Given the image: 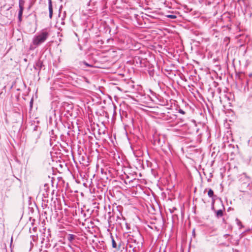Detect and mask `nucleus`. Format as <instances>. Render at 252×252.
<instances>
[{
    "label": "nucleus",
    "mask_w": 252,
    "mask_h": 252,
    "mask_svg": "<svg viewBox=\"0 0 252 252\" xmlns=\"http://www.w3.org/2000/svg\"><path fill=\"white\" fill-rule=\"evenodd\" d=\"M119 211V215H117L116 216V221L118 222L119 223H121L122 220H125V218L123 216L122 213Z\"/></svg>",
    "instance_id": "6ab92c4d"
},
{
    "label": "nucleus",
    "mask_w": 252,
    "mask_h": 252,
    "mask_svg": "<svg viewBox=\"0 0 252 252\" xmlns=\"http://www.w3.org/2000/svg\"><path fill=\"white\" fill-rule=\"evenodd\" d=\"M48 7L49 11V17L51 19L53 15V7L51 0H48Z\"/></svg>",
    "instance_id": "dca6fc26"
},
{
    "label": "nucleus",
    "mask_w": 252,
    "mask_h": 252,
    "mask_svg": "<svg viewBox=\"0 0 252 252\" xmlns=\"http://www.w3.org/2000/svg\"><path fill=\"white\" fill-rule=\"evenodd\" d=\"M214 203V202L213 201L212 202V210H213L216 213V217L219 218L220 217H222L223 216V210L222 209H220L219 210L216 211L214 209V205H213Z\"/></svg>",
    "instance_id": "9d476101"
},
{
    "label": "nucleus",
    "mask_w": 252,
    "mask_h": 252,
    "mask_svg": "<svg viewBox=\"0 0 252 252\" xmlns=\"http://www.w3.org/2000/svg\"><path fill=\"white\" fill-rule=\"evenodd\" d=\"M49 241V240L48 238V237H47V238L45 239V238H43L42 239V243H44V242H48Z\"/></svg>",
    "instance_id": "393cba45"
},
{
    "label": "nucleus",
    "mask_w": 252,
    "mask_h": 252,
    "mask_svg": "<svg viewBox=\"0 0 252 252\" xmlns=\"http://www.w3.org/2000/svg\"><path fill=\"white\" fill-rule=\"evenodd\" d=\"M65 12H64L63 15V17H62V20H63V19L65 18Z\"/></svg>",
    "instance_id": "473e14b6"
},
{
    "label": "nucleus",
    "mask_w": 252,
    "mask_h": 252,
    "mask_svg": "<svg viewBox=\"0 0 252 252\" xmlns=\"http://www.w3.org/2000/svg\"><path fill=\"white\" fill-rule=\"evenodd\" d=\"M208 195L210 197L213 198L214 196V191L212 189H209L208 191Z\"/></svg>",
    "instance_id": "aec40b11"
},
{
    "label": "nucleus",
    "mask_w": 252,
    "mask_h": 252,
    "mask_svg": "<svg viewBox=\"0 0 252 252\" xmlns=\"http://www.w3.org/2000/svg\"><path fill=\"white\" fill-rule=\"evenodd\" d=\"M70 78H71V79H73V77H72V76H71Z\"/></svg>",
    "instance_id": "58836bf2"
},
{
    "label": "nucleus",
    "mask_w": 252,
    "mask_h": 252,
    "mask_svg": "<svg viewBox=\"0 0 252 252\" xmlns=\"http://www.w3.org/2000/svg\"><path fill=\"white\" fill-rule=\"evenodd\" d=\"M34 66L36 69H41L42 66V62L40 60L37 61L34 65Z\"/></svg>",
    "instance_id": "a211bd4d"
},
{
    "label": "nucleus",
    "mask_w": 252,
    "mask_h": 252,
    "mask_svg": "<svg viewBox=\"0 0 252 252\" xmlns=\"http://www.w3.org/2000/svg\"><path fill=\"white\" fill-rule=\"evenodd\" d=\"M39 194H41L42 196V203L41 206L43 209H45L46 208H49L48 207V203H49V193H40Z\"/></svg>",
    "instance_id": "0eeeda50"
},
{
    "label": "nucleus",
    "mask_w": 252,
    "mask_h": 252,
    "mask_svg": "<svg viewBox=\"0 0 252 252\" xmlns=\"http://www.w3.org/2000/svg\"><path fill=\"white\" fill-rule=\"evenodd\" d=\"M222 205H223L222 204ZM222 207H223V209H224V206H222Z\"/></svg>",
    "instance_id": "a19ab883"
},
{
    "label": "nucleus",
    "mask_w": 252,
    "mask_h": 252,
    "mask_svg": "<svg viewBox=\"0 0 252 252\" xmlns=\"http://www.w3.org/2000/svg\"><path fill=\"white\" fill-rule=\"evenodd\" d=\"M115 218V216H109V218H108V222L109 224V225H110V223L112 221V219H114Z\"/></svg>",
    "instance_id": "b1692460"
},
{
    "label": "nucleus",
    "mask_w": 252,
    "mask_h": 252,
    "mask_svg": "<svg viewBox=\"0 0 252 252\" xmlns=\"http://www.w3.org/2000/svg\"><path fill=\"white\" fill-rule=\"evenodd\" d=\"M224 98L228 101H230L229 96L227 94L224 95Z\"/></svg>",
    "instance_id": "c85d7f7f"
},
{
    "label": "nucleus",
    "mask_w": 252,
    "mask_h": 252,
    "mask_svg": "<svg viewBox=\"0 0 252 252\" xmlns=\"http://www.w3.org/2000/svg\"><path fill=\"white\" fill-rule=\"evenodd\" d=\"M111 239L112 241V247L115 249H119L120 248V246H118L116 240L114 239V238L112 235H111Z\"/></svg>",
    "instance_id": "f3484780"
},
{
    "label": "nucleus",
    "mask_w": 252,
    "mask_h": 252,
    "mask_svg": "<svg viewBox=\"0 0 252 252\" xmlns=\"http://www.w3.org/2000/svg\"><path fill=\"white\" fill-rule=\"evenodd\" d=\"M134 92H137L140 94L142 95V87L140 85L135 84Z\"/></svg>",
    "instance_id": "ddd939ff"
},
{
    "label": "nucleus",
    "mask_w": 252,
    "mask_h": 252,
    "mask_svg": "<svg viewBox=\"0 0 252 252\" xmlns=\"http://www.w3.org/2000/svg\"><path fill=\"white\" fill-rule=\"evenodd\" d=\"M50 189L49 185L48 184H45L44 186L41 188L40 193H50Z\"/></svg>",
    "instance_id": "1a4fd4ad"
},
{
    "label": "nucleus",
    "mask_w": 252,
    "mask_h": 252,
    "mask_svg": "<svg viewBox=\"0 0 252 252\" xmlns=\"http://www.w3.org/2000/svg\"><path fill=\"white\" fill-rule=\"evenodd\" d=\"M33 101V98H32L30 102V106L31 109H32V108Z\"/></svg>",
    "instance_id": "a878e982"
},
{
    "label": "nucleus",
    "mask_w": 252,
    "mask_h": 252,
    "mask_svg": "<svg viewBox=\"0 0 252 252\" xmlns=\"http://www.w3.org/2000/svg\"><path fill=\"white\" fill-rule=\"evenodd\" d=\"M249 76H250V77H252V74H250L249 75Z\"/></svg>",
    "instance_id": "e433bc0d"
},
{
    "label": "nucleus",
    "mask_w": 252,
    "mask_h": 252,
    "mask_svg": "<svg viewBox=\"0 0 252 252\" xmlns=\"http://www.w3.org/2000/svg\"><path fill=\"white\" fill-rule=\"evenodd\" d=\"M22 16H18V21L19 22H21L22 21Z\"/></svg>",
    "instance_id": "2f4dec72"
},
{
    "label": "nucleus",
    "mask_w": 252,
    "mask_h": 252,
    "mask_svg": "<svg viewBox=\"0 0 252 252\" xmlns=\"http://www.w3.org/2000/svg\"><path fill=\"white\" fill-rule=\"evenodd\" d=\"M148 73H149L150 77H154L155 72H154L153 69H152V70H148Z\"/></svg>",
    "instance_id": "4be33fe9"
},
{
    "label": "nucleus",
    "mask_w": 252,
    "mask_h": 252,
    "mask_svg": "<svg viewBox=\"0 0 252 252\" xmlns=\"http://www.w3.org/2000/svg\"><path fill=\"white\" fill-rule=\"evenodd\" d=\"M32 230L35 231L37 230V228L36 227H34L32 228Z\"/></svg>",
    "instance_id": "f704fd0d"
},
{
    "label": "nucleus",
    "mask_w": 252,
    "mask_h": 252,
    "mask_svg": "<svg viewBox=\"0 0 252 252\" xmlns=\"http://www.w3.org/2000/svg\"><path fill=\"white\" fill-rule=\"evenodd\" d=\"M38 128V126H35L34 128V130H33V135H35V134L34 133H35V131L36 130V129Z\"/></svg>",
    "instance_id": "7c9ffc66"
},
{
    "label": "nucleus",
    "mask_w": 252,
    "mask_h": 252,
    "mask_svg": "<svg viewBox=\"0 0 252 252\" xmlns=\"http://www.w3.org/2000/svg\"><path fill=\"white\" fill-rule=\"evenodd\" d=\"M213 85L215 87H217L218 85V83H217L216 81H214L213 82Z\"/></svg>",
    "instance_id": "bb28decb"
},
{
    "label": "nucleus",
    "mask_w": 252,
    "mask_h": 252,
    "mask_svg": "<svg viewBox=\"0 0 252 252\" xmlns=\"http://www.w3.org/2000/svg\"><path fill=\"white\" fill-rule=\"evenodd\" d=\"M123 87L126 92H134L135 82L132 80H123Z\"/></svg>",
    "instance_id": "20e7f679"
},
{
    "label": "nucleus",
    "mask_w": 252,
    "mask_h": 252,
    "mask_svg": "<svg viewBox=\"0 0 252 252\" xmlns=\"http://www.w3.org/2000/svg\"><path fill=\"white\" fill-rule=\"evenodd\" d=\"M83 63L87 66H92V65L91 64H88V63H87L86 62H83Z\"/></svg>",
    "instance_id": "c756f323"
},
{
    "label": "nucleus",
    "mask_w": 252,
    "mask_h": 252,
    "mask_svg": "<svg viewBox=\"0 0 252 252\" xmlns=\"http://www.w3.org/2000/svg\"><path fill=\"white\" fill-rule=\"evenodd\" d=\"M12 240H13V238H12V237H11V243H12Z\"/></svg>",
    "instance_id": "4c0bfd02"
},
{
    "label": "nucleus",
    "mask_w": 252,
    "mask_h": 252,
    "mask_svg": "<svg viewBox=\"0 0 252 252\" xmlns=\"http://www.w3.org/2000/svg\"><path fill=\"white\" fill-rule=\"evenodd\" d=\"M77 238V236L72 234H69L66 236L67 240L70 243L73 244L75 240Z\"/></svg>",
    "instance_id": "f8f14e48"
},
{
    "label": "nucleus",
    "mask_w": 252,
    "mask_h": 252,
    "mask_svg": "<svg viewBox=\"0 0 252 252\" xmlns=\"http://www.w3.org/2000/svg\"><path fill=\"white\" fill-rule=\"evenodd\" d=\"M48 245L49 244H46V248H48Z\"/></svg>",
    "instance_id": "c9c22d12"
},
{
    "label": "nucleus",
    "mask_w": 252,
    "mask_h": 252,
    "mask_svg": "<svg viewBox=\"0 0 252 252\" xmlns=\"http://www.w3.org/2000/svg\"><path fill=\"white\" fill-rule=\"evenodd\" d=\"M16 84H19L20 86L17 88H16V90L17 91H20L22 90H24L26 88V84L25 82L23 81V80H17L15 82V86L14 85L12 86V88L14 87L16 88Z\"/></svg>",
    "instance_id": "6e6552de"
},
{
    "label": "nucleus",
    "mask_w": 252,
    "mask_h": 252,
    "mask_svg": "<svg viewBox=\"0 0 252 252\" xmlns=\"http://www.w3.org/2000/svg\"><path fill=\"white\" fill-rule=\"evenodd\" d=\"M236 220L239 221V222L240 223V221L238 220V219H237Z\"/></svg>",
    "instance_id": "ea45409f"
},
{
    "label": "nucleus",
    "mask_w": 252,
    "mask_h": 252,
    "mask_svg": "<svg viewBox=\"0 0 252 252\" xmlns=\"http://www.w3.org/2000/svg\"><path fill=\"white\" fill-rule=\"evenodd\" d=\"M133 63L135 64V66H141L142 60L139 57H135L133 59Z\"/></svg>",
    "instance_id": "2eb2a0df"
},
{
    "label": "nucleus",
    "mask_w": 252,
    "mask_h": 252,
    "mask_svg": "<svg viewBox=\"0 0 252 252\" xmlns=\"http://www.w3.org/2000/svg\"><path fill=\"white\" fill-rule=\"evenodd\" d=\"M166 17L167 18L172 19H175L177 18V16L175 15H173V14L167 15H166Z\"/></svg>",
    "instance_id": "5701e85b"
},
{
    "label": "nucleus",
    "mask_w": 252,
    "mask_h": 252,
    "mask_svg": "<svg viewBox=\"0 0 252 252\" xmlns=\"http://www.w3.org/2000/svg\"><path fill=\"white\" fill-rule=\"evenodd\" d=\"M179 112L182 114H185V112L184 111H183L182 109H179Z\"/></svg>",
    "instance_id": "cd10ccee"
},
{
    "label": "nucleus",
    "mask_w": 252,
    "mask_h": 252,
    "mask_svg": "<svg viewBox=\"0 0 252 252\" xmlns=\"http://www.w3.org/2000/svg\"><path fill=\"white\" fill-rule=\"evenodd\" d=\"M53 82H51L52 86L51 87L52 89L56 90L59 89H64L66 86L65 83L62 81V80H52Z\"/></svg>",
    "instance_id": "423d86ee"
},
{
    "label": "nucleus",
    "mask_w": 252,
    "mask_h": 252,
    "mask_svg": "<svg viewBox=\"0 0 252 252\" xmlns=\"http://www.w3.org/2000/svg\"><path fill=\"white\" fill-rule=\"evenodd\" d=\"M247 201L248 204H252V195L248 194V199Z\"/></svg>",
    "instance_id": "412c9836"
},
{
    "label": "nucleus",
    "mask_w": 252,
    "mask_h": 252,
    "mask_svg": "<svg viewBox=\"0 0 252 252\" xmlns=\"http://www.w3.org/2000/svg\"><path fill=\"white\" fill-rule=\"evenodd\" d=\"M31 239L32 240L30 241V245H31V248H30V251L31 250L32 248L33 247L34 243L36 241V240L37 239V236H35L34 235H31Z\"/></svg>",
    "instance_id": "4468645a"
},
{
    "label": "nucleus",
    "mask_w": 252,
    "mask_h": 252,
    "mask_svg": "<svg viewBox=\"0 0 252 252\" xmlns=\"http://www.w3.org/2000/svg\"><path fill=\"white\" fill-rule=\"evenodd\" d=\"M143 238L139 231L130 233L127 236L126 249H130L133 252H138L143 246Z\"/></svg>",
    "instance_id": "f257e3e1"
},
{
    "label": "nucleus",
    "mask_w": 252,
    "mask_h": 252,
    "mask_svg": "<svg viewBox=\"0 0 252 252\" xmlns=\"http://www.w3.org/2000/svg\"><path fill=\"white\" fill-rule=\"evenodd\" d=\"M49 35L50 30L49 29H44L41 30L37 34L33 36L32 41L33 45L38 46L43 43L48 38Z\"/></svg>",
    "instance_id": "f03ea898"
},
{
    "label": "nucleus",
    "mask_w": 252,
    "mask_h": 252,
    "mask_svg": "<svg viewBox=\"0 0 252 252\" xmlns=\"http://www.w3.org/2000/svg\"><path fill=\"white\" fill-rule=\"evenodd\" d=\"M239 181L241 185L240 191L245 192V191L244 189L248 188L250 184V178L246 173H243L239 176Z\"/></svg>",
    "instance_id": "7ed1b4c3"
},
{
    "label": "nucleus",
    "mask_w": 252,
    "mask_h": 252,
    "mask_svg": "<svg viewBox=\"0 0 252 252\" xmlns=\"http://www.w3.org/2000/svg\"><path fill=\"white\" fill-rule=\"evenodd\" d=\"M224 236V238H227V237L229 236V234H226L224 235V236Z\"/></svg>",
    "instance_id": "72a5a7b5"
},
{
    "label": "nucleus",
    "mask_w": 252,
    "mask_h": 252,
    "mask_svg": "<svg viewBox=\"0 0 252 252\" xmlns=\"http://www.w3.org/2000/svg\"><path fill=\"white\" fill-rule=\"evenodd\" d=\"M24 2L22 0H19V10L18 12V16H22L23 10H24Z\"/></svg>",
    "instance_id": "9b49d317"
},
{
    "label": "nucleus",
    "mask_w": 252,
    "mask_h": 252,
    "mask_svg": "<svg viewBox=\"0 0 252 252\" xmlns=\"http://www.w3.org/2000/svg\"><path fill=\"white\" fill-rule=\"evenodd\" d=\"M165 142V138L161 135L155 134L153 136V144L158 147H160L164 150L163 144Z\"/></svg>",
    "instance_id": "39448f33"
}]
</instances>
